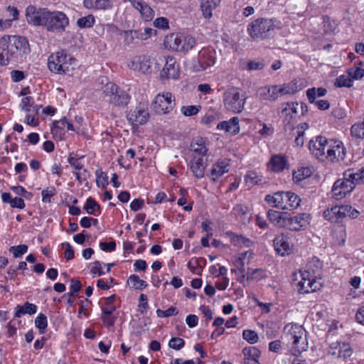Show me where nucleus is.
<instances>
[{
    "label": "nucleus",
    "instance_id": "9",
    "mask_svg": "<svg viewBox=\"0 0 364 364\" xmlns=\"http://www.w3.org/2000/svg\"><path fill=\"white\" fill-rule=\"evenodd\" d=\"M288 329L286 338L289 341H292V348L294 349L295 353H300L306 350L307 343L306 338L303 337L304 333V328L299 325H287L285 330Z\"/></svg>",
    "mask_w": 364,
    "mask_h": 364
},
{
    "label": "nucleus",
    "instance_id": "11",
    "mask_svg": "<svg viewBox=\"0 0 364 364\" xmlns=\"http://www.w3.org/2000/svg\"><path fill=\"white\" fill-rule=\"evenodd\" d=\"M172 94L171 92H165L158 94L154 101V109L159 114H166L170 112L174 105V100H172Z\"/></svg>",
    "mask_w": 364,
    "mask_h": 364
},
{
    "label": "nucleus",
    "instance_id": "63",
    "mask_svg": "<svg viewBox=\"0 0 364 364\" xmlns=\"http://www.w3.org/2000/svg\"><path fill=\"white\" fill-rule=\"evenodd\" d=\"M147 300H148V299H147L146 295H145L144 294H141L140 295V297H139L140 304L138 306V311H140L141 314H144L149 307Z\"/></svg>",
    "mask_w": 364,
    "mask_h": 364
},
{
    "label": "nucleus",
    "instance_id": "7",
    "mask_svg": "<svg viewBox=\"0 0 364 364\" xmlns=\"http://www.w3.org/2000/svg\"><path fill=\"white\" fill-rule=\"evenodd\" d=\"M104 93L108 97L107 100L109 104L115 107H124L130 100L129 95L113 82L106 84Z\"/></svg>",
    "mask_w": 364,
    "mask_h": 364
},
{
    "label": "nucleus",
    "instance_id": "23",
    "mask_svg": "<svg viewBox=\"0 0 364 364\" xmlns=\"http://www.w3.org/2000/svg\"><path fill=\"white\" fill-rule=\"evenodd\" d=\"M269 220L279 228H285L288 217L287 212H279L274 210H269L267 213Z\"/></svg>",
    "mask_w": 364,
    "mask_h": 364
},
{
    "label": "nucleus",
    "instance_id": "50",
    "mask_svg": "<svg viewBox=\"0 0 364 364\" xmlns=\"http://www.w3.org/2000/svg\"><path fill=\"white\" fill-rule=\"evenodd\" d=\"M311 171L308 168H301L293 173V179L295 182L299 183L307 177L310 176Z\"/></svg>",
    "mask_w": 364,
    "mask_h": 364
},
{
    "label": "nucleus",
    "instance_id": "51",
    "mask_svg": "<svg viewBox=\"0 0 364 364\" xmlns=\"http://www.w3.org/2000/svg\"><path fill=\"white\" fill-rule=\"evenodd\" d=\"M138 11L146 21L151 20L154 17L153 9L145 1L143 2L141 7H139Z\"/></svg>",
    "mask_w": 364,
    "mask_h": 364
},
{
    "label": "nucleus",
    "instance_id": "64",
    "mask_svg": "<svg viewBox=\"0 0 364 364\" xmlns=\"http://www.w3.org/2000/svg\"><path fill=\"white\" fill-rule=\"evenodd\" d=\"M90 272L94 275L102 276L105 272L102 270V264L100 261H95L92 264Z\"/></svg>",
    "mask_w": 364,
    "mask_h": 364
},
{
    "label": "nucleus",
    "instance_id": "39",
    "mask_svg": "<svg viewBox=\"0 0 364 364\" xmlns=\"http://www.w3.org/2000/svg\"><path fill=\"white\" fill-rule=\"evenodd\" d=\"M124 44L126 46H129L131 44L134 43V41L136 39H140L141 38H143L139 34V31L137 30H128L124 31Z\"/></svg>",
    "mask_w": 364,
    "mask_h": 364
},
{
    "label": "nucleus",
    "instance_id": "1",
    "mask_svg": "<svg viewBox=\"0 0 364 364\" xmlns=\"http://www.w3.org/2000/svg\"><path fill=\"white\" fill-rule=\"evenodd\" d=\"M27 22L34 26H43L47 31L62 33L69 26V18L62 11H50L29 5L26 9Z\"/></svg>",
    "mask_w": 364,
    "mask_h": 364
},
{
    "label": "nucleus",
    "instance_id": "19",
    "mask_svg": "<svg viewBox=\"0 0 364 364\" xmlns=\"http://www.w3.org/2000/svg\"><path fill=\"white\" fill-rule=\"evenodd\" d=\"M274 246L276 252L282 256L289 255L291 252L289 238L284 234L279 235L274 238Z\"/></svg>",
    "mask_w": 364,
    "mask_h": 364
},
{
    "label": "nucleus",
    "instance_id": "54",
    "mask_svg": "<svg viewBox=\"0 0 364 364\" xmlns=\"http://www.w3.org/2000/svg\"><path fill=\"white\" fill-rule=\"evenodd\" d=\"M28 251V246L26 245H20L17 246H11L9 252L13 253L15 258H18Z\"/></svg>",
    "mask_w": 364,
    "mask_h": 364
},
{
    "label": "nucleus",
    "instance_id": "10",
    "mask_svg": "<svg viewBox=\"0 0 364 364\" xmlns=\"http://www.w3.org/2000/svg\"><path fill=\"white\" fill-rule=\"evenodd\" d=\"M354 188L355 184L353 181L343 175V178L338 179L333 183L331 189L332 196L335 199L341 200L350 193Z\"/></svg>",
    "mask_w": 364,
    "mask_h": 364
},
{
    "label": "nucleus",
    "instance_id": "61",
    "mask_svg": "<svg viewBox=\"0 0 364 364\" xmlns=\"http://www.w3.org/2000/svg\"><path fill=\"white\" fill-rule=\"evenodd\" d=\"M178 314V311L176 307L171 306L166 311L161 309L156 310V314L159 317H169Z\"/></svg>",
    "mask_w": 364,
    "mask_h": 364
},
{
    "label": "nucleus",
    "instance_id": "20",
    "mask_svg": "<svg viewBox=\"0 0 364 364\" xmlns=\"http://www.w3.org/2000/svg\"><path fill=\"white\" fill-rule=\"evenodd\" d=\"M257 93L262 100L267 101H275L279 97L277 85L262 87Z\"/></svg>",
    "mask_w": 364,
    "mask_h": 364
},
{
    "label": "nucleus",
    "instance_id": "52",
    "mask_svg": "<svg viewBox=\"0 0 364 364\" xmlns=\"http://www.w3.org/2000/svg\"><path fill=\"white\" fill-rule=\"evenodd\" d=\"M200 108V106L196 105L182 106L181 108V112L183 115L186 117H191L197 114Z\"/></svg>",
    "mask_w": 364,
    "mask_h": 364
},
{
    "label": "nucleus",
    "instance_id": "35",
    "mask_svg": "<svg viewBox=\"0 0 364 364\" xmlns=\"http://www.w3.org/2000/svg\"><path fill=\"white\" fill-rule=\"evenodd\" d=\"M327 90L323 87H311L307 90L306 96L310 103L316 102L317 97L325 96Z\"/></svg>",
    "mask_w": 364,
    "mask_h": 364
},
{
    "label": "nucleus",
    "instance_id": "14",
    "mask_svg": "<svg viewBox=\"0 0 364 364\" xmlns=\"http://www.w3.org/2000/svg\"><path fill=\"white\" fill-rule=\"evenodd\" d=\"M154 59L147 55H139L132 58L128 66L134 70H137L143 73L151 72V66Z\"/></svg>",
    "mask_w": 364,
    "mask_h": 364
},
{
    "label": "nucleus",
    "instance_id": "57",
    "mask_svg": "<svg viewBox=\"0 0 364 364\" xmlns=\"http://www.w3.org/2000/svg\"><path fill=\"white\" fill-rule=\"evenodd\" d=\"M185 341L183 338L178 337L172 338L168 342V346L171 348L178 350L183 348Z\"/></svg>",
    "mask_w": 364,
    "mask_h": 364
},
{
    "label": "nucleus",
    "instance_id": "29",
    "mask_svg": "<svg viewBox=\"0 0 364 364\" xmlns=\"http://www.w3.org/2000/svg\"><path fill=\"white\" fill-rule=\"evenodd\" d=\"M162 72L166 74V76L168 78H178L179 75L178 66L176 65V61L173 58H168L166 60L165 67L163 68Z\"/></svg>",
    "mask_w": 364,
    "mask_h": 364
},
{
    "label": "nucleus",
    "instance_id": "62",
    "mask_svg": "<svg viewBox=\"0 0 364 364\" xmlns=\"http://www.w3.org/2000/svg\"><path fill=\"white\" fill-rule=\"evenodd\" d=\"M62 247L65 249V257L67 260H70L74 258V250L69 242H65L62 243Z\"/></svg>",
    "mask_w": 364,
    "mask_h": 364
},
{
    "label": "nucleus",
    "instance_id": "44",
    "mask_svg": "<svg viewBox=\"0 0 364 364\" xmlns=\"http://www.w3.org/2000/svg\"><path fill=\"white\" fill-rule=\"evenodd\" d=\"M11 61L7 55L6 40L3 37L0 39V65H6Z\"/></svg>",
    "mask_w": 364,
    "mask_h": 364
},
{
    "label": "nucleus",
    "instance_id": "30",
    "mask_svg": "<svg viewBox=\"0 0 364 364\" xmlns=\"http://www.w3.org/2000/svg\"><path fill=\"white\" fill-rule=\"evenodd\" d=\"M182 34L179 33H171L167 36L164 41V44L166 47L176 51H180L181 46Z\"/></svg>",
    "mask_w": 364,
    "mask_h": 364
},
{
    "label": "nucleus",
    "instance_id": "48",
    "mask_svg": "<svg viewBox=\"0 0 364 364\" xmlns=\"http://www.w3.org/2000/svg\"><path fill=\"white\" fill-rule=\"evenodd\" d=\"M35 326L39 330V333L43 334L48 326L47 317L43 314H40L35 319Z\"/></svg>",
    "mask_w": 364,
    "mask_h": 364
},
{
    "label": "nucleus",
    "instance_id": "24",
    "mask_svg": "<svg viewBox=\"0 0 364 364\" xmlns=\"http://www.w3.org/2000/svg\"><path fill=\"white\" fill-rule=\"evenodd\" d=\"M191 164V170L193 174L198 178H203L206 168V164L203 161V159L194 156Z\"/></svg>",
    "mask_w": 364,
    "mask_h": 364
},
{
    "label": "nucleus",
    "instance_id": "36",
    "mask_svg": "<svg viewBox=\"0 0 364 364\" xmlns=\"http://www.w3.org/2000/svg\"><path fill=\"white\" fill-rule=\"evenodd\" d=\"M230 241L235 246L240 247H250L252 245V242L250 239L235 234H232Z\"/></svg>",
    "mask_w": 364,
    "mask_h": 364
},
{
    "label": "nucleus",
    "instance_id": "16",
    "mask_svg": "<svg viewBox=\"0 0 364 364\" xmlns=\"http://www.w3.org/2000/svg\"><path fill=\"white\" fill-rule=\"evenodd\" d=\"M149 117L147 109L139 105L135 109H131L127 114V119L134 125L145 124Z\"/></svg>",
    "mask_w": 364,
    "mask_h": 364
},
{
    "label": "nucleus",
    "instance_id": "60",
    "mask_svg": "<svg viewBox=\"0 0 364 364\" xmlns=\"http://www.w3.org/2000/svg\"><path fill=\"white\" fill-rule=\"evenodd\" d=\"M33 105V99L31 97H26L22 99L20 106L21 107L22 109L28 112L31 111V107Z\"/></svg>",
    "mask_w": 364,
    "mask_h": 364
},
{
    "label": "nucleus",
    "instance_id": "6",
    "mask_svg": "<svg viewBox=\"0 0 364 364\" xmlns=\"http://www.w3.org/2000/svg\"><path fill=\"white\" fill-rule=\"evenodd\" d=\"M75 60L63 50L50 55L48 59L49 70L55 73L65 74L70 71V68Z\"/></svg>",
    "mask_w": 364,
    "mask_h": 364
},
{
    "label": "nucleus",
    "instance_id": "46",
    "mask_svg": "<svg viewBox=\"0 0 364 364\" xmlns=\"http://www.w3.org/2000/svg\"><path fill=\"white\" fill-rule=\"evenodd\" d=\"M95 21L94 16L90 14L86 16L80 18L77 21V26L80 28H91Z\"/></svg>",
    "mask_w": 364,
    "mask_h": 364
},
{
    "label": "nucleus",
    "instance_id": "59",
    "mask_svg": "<svg viewBox=\"0 0 364 364\" xmlns=\"http://www.w3.org/2000/svg\"><path fill=\"white\" fill-rule=\"evenodd\" d=\"M264 67L263 60H250L247 63V69L248 70H260Z\"/></svg>",
    "mask_w": 364,
    "mask_h": 364
},
{
    "label": "nucleus",
    "instance_id": "4",
    "mask_svg": "<svg viewBox=\"0 0 364 364\" xmlns=\"http://www.w3.org/2000/svg\"><path fill=\"white\" fill-rule=\"evenodd\" d=\"M265 201L272 207L285 209H295L301 203V198L291 191H277L273 195H267Z\"/></svg>",
    "mask_w": 364,
    "mask_h": 364
},
{
    "label": "nucleus",
    "instance_id": "34",
    "mask_svg": "<svg viewBox=\"0 0 364 364\" xmlns=\"http://www.w3.org/2000/svg\"><path fill=\"white\" fill-rule=\"evenodd\" d=\"M301 88L298 87L296 82L294 81H292L288 84L277 85V90L279 97L284 95L294 94L295 92H298L299 90Z\"/></svg>",
    "mask_w": 364,
    "mask_h": 364
},
{
    "label": "nucleus",
    "instance_id": "8",
    "mask_svg": "<svg viewBox=\"0 0 364 364\" xmlns=\"http://www.w3.org/2000/svg\"><path fill=\"white\" fill-rule=\"evenodd\" d=\"M295 281H298L296 286L298 291L301 294H309L318 290L321 284L316 281V276L309 271H299L295 274Z\"/></svg>",
    "mask_w": 364,
    "mask_h": 364
},
{
    "label": "nucleus",
    "instance_id": "40",
    "mask_svg": "<svg viewBox=\"0 0 364 364\" xmlns=\"http://www.w3.org/2000/svg\"><path fill=\"white\" fill-rule=\"evenodd\" d=\"M301 106L299 102H287L283 108L282 112H285L286 114L291 115V117H293V116L295 117L300 114L299 107H302Z\"/></svg>",
    "mask_w": 364,
    "mask_h": 364
},
{
    "label": "nucleus",
    "instance_id": "17",
    "mask_svg": "<svg viewBox=\"0 0 364 364\" xmlns=\"http://www.w3.org/2000/svg\"><path fill=\"white\" fill-rule=\"evenodd\" d=\"M346 148L343 143L335 142L333 146H329L327 149L326 158L331 162H339L343 161L346 157Z\"/></svg>",
    "mask_w": 364,
    "mask_h": 364
},
{
    "label": "nucleus",
    "instance_id": "31",
    "mask_svg": "<svg viewBox=\"0 0 364 364\" xmlns=\"http://www.w3.org/2000/svg\"><path fill=\"white\" fill-rule=\"evenodd\" d=\"M345 177L351 179L355 184L364 183V167L360 169H348L344 173Z\"/></svg>",
    "mask_w": 364,
    "mask_h": 364
},
{
    "label": "nucleus",
    "instance_id": "28",
    "mask_svg": "<svg viewBox=\"0 0 364 364\" xmlns=\"http://www.w3.org/2000/svg\"><path fill=\"white\" fill-rule=\"evenodd\" d=\"M37 306L26 301L23 305H17L15 308L14 316L20 318L25 314L32 315L36 313Z\"/></svg>",
    "mask_w": 364,
    "mask_h": 364
},
{
    "label": "nucleus",
    "instance_id": "49",
    "mask_svg": "<svg viewBox=\"0 0 364 364\" xmlns=\"http://www.w3.org/2000/svg\"><path fill=\"white\" fill-rule=\"evenodd\" d=\"M306 268V271H309L311 274L315 275V274L322 268V262L319 259L314 257L308 262Z\"/></svg>",
    "mask_w": 364,
    "mask_h": 364
},
{
    "label": "nucleus",
    "instance_id": "45",
    "mask_svg": "<svg viewBox=\"0 0 364 364\" xmlns=\"http://www.w3.org/2000/svg\"><path fill=\"white\" fill-rule=\"evenodd\" d=\"M245 180L247 184L254 186L262 182V176L255 171H248L245 176Z\"/></svg>",
    "mask_w": 364,
    "mask_h": 364
},
{
    "label": "nucleus",
    "instance_id": "12",
    "mask_svg": "<svg viewBox=\"0 0 364 364\" xmlns=\"http://www.w3.org/2000/svg\"><path fill=\"white\" fill-rule=\"evenodd\" d=\"M310 220L311 216L308 213H301L292 216L288 213L284 228L291 231H299L304 229L310 223Z\"/></svg>",
    "mask_w": 364,
    "mask_h": 364
},
{
    "label": "nucleus",
    "instance_id": "55",
    "mask_svg": "<svg viewBox=\"0 0 364 364\" xmlns=\"http://www.w3.org/2000/svg\"><path fill=\"white\" fill-rule=\"evenodd\" d=\"M349 76L355 80H360L364 76V69L359 66H354L348 70Z\"/></svg>",
    "mask_w": 364,
    "mask_h": 364
},
{
    "label": "nucleus",
    "instance_id": "38",
    "mask_svg": "<svg viewBox=\"0 0 364 364\" xmlns=\"http://www.w3.org/2000/svg\"><path fill=\"white\" fill-rule=\"evenodd\" d=\"M350 134L353 137L356 139H364V120L352 125L350 127Z\"/></svg>",
    "mask_w": 364,
    "mask_h": 364
},
{
    "label": "nucleus",
    "instance_id": "2",
    "mask_svg": "<svg viewBox=\"0 0 364 364\" xmlns=\"http://www.w3.org/2000/svg\"><path fill=\"white\" fill-rule=\"evenodd\" d=\"M280 22L274 18H260L253 21L247 28L251 38L254 39H267L275 33V30L279 28Z\"/></svg>",
    "mask_w": 364,
    "mask_h": 364
},
{
    "label": "nucleus",
    "instance_id": "37",
    "mask_svg": "<svg viewBox=\"0 0 364 364\" xmlns=\"http://www.w3.org/2000/svg\"><path fill=\"white\" fill-rule=\"evenodd\" d=\"M196 44L195 38L191 36L182 35L181 48L179 52H187L191 50Z\"/></svg>",
    "mask_w": 364,
    "mask_h": 364
},
{
    "label": "nucleus",
    "instance_id": "27",
    "mask_svg": "<svg viewBox=\"0 0 364 364\" xmlns=\"http://www.w3.org/2000/svg\"><path fill=\"white\" fill-rule=\"evenodd\" d=\"M83 5L87 9H109L112 7L111 0H84Z\"/></svg>",
    "mask_w": 364,
    "mask_h": 364
},
{
    "label": "nucleus",
    "instance_id": "32",
    "mask_svg": "<svg viewBox=\"0 0 364 364\" xmlns=\"http://www.w3.org/2000/svg\"><path fill=\"white\" fill-rule=\"evenodd\" d=\"M323 216L328 220L337 223L343 218L340 205H336L331 209H327L323 212Z\"/></svg>",
    "mask_w": 364,
    "mask_h": 364
},
{
    "label": "nucleus",
    "instance_id": "13",
    "mask_svg": "<svg viewBox=\"0 0 364 364\" xmlns=\"http://www.w3.org/2000/svg\"><path fill=\"white\" fill-rule=\"evenodd\" d=\"M114 300V294L105 298V306L102 308L101 319L108 328L114 325L117 318L116 316L112 315L113 312L117 309L116 306L113 304Z\"/></svg>",
    "mask_w": 364,
    "mask_h": 364
},
{
    "label": "nucleus",
    "instance_id": "25",
    "mask_svg": "<svg viewBox=\"0 0 364 364\" xmlns=\"http://www.w3.org/2000/svg\"><path fill=\"white\" fill-rule=\"evenodd\" d=\"M217 128L221 130L224 129L226 132L236 134L240 132L238 117H234L228 121L221 122L218 124Z\"/></svg>",
    "mask_w": 364,
    "mask_h": 364
},
{
    "label": "nucleus",
    "instance_id": "43",
    "mask_svg": "<svg viewBox=\"0 0 364 364\" xmlns=\"http://www.w3.org/2000/svg\"><path fill=\"white\" fill-rule=\"evenodd\" d=\"M84 209L90 215H95L96 211L100 210V205L96 202V200L90 197L87 199V201L84 205Z\"/></svg>",
    "mask_w": 364,
    "mask_h": 364
},
{
    "label": "nucleus",
    "instance_id": "42",
    "mask_svg": "<svg viewBox=\"0 0 364 364\" xmlns=\"http://www.w3.org/2000/svg\"><path fill=\"white\" fill-rule=\"evenodd\" d=\"M127 283L135 289H144L147 287V284L144 280L139 279V276L132 274L128 279Z\"/></svg>",
    "mask_w": 364,
    "mask_h": 364
},
{
    "label": "nucleus",
    "instance_id": "21",
    "mask_svg": "<svg viewBox=\"0 0 364 364\" xmlns=\"http://www.w3.org/2000/svg\"><path fill=\"white\" fill-rule=\"evenodd\" d=\"M200 8L203 17L210 18L213 16V11L220 4L221 0H199Z\"/></svg>",
    "mask_w": 364,
    "mask_h": 364
},
{
    "label": "nucleus",
    "instance_id": "5",
    "mask_svg": "<svg viewBox=\"0 0 364 364\" xmlns=\"http://www.w3.org/2000/svg\"><path fill=\"white\" fill-rule=\"evenodd\" d=\"M247 98L245 92L237 87H231L223 93L224 106L232 112L240 113L244 109Z\"/></svg>",
    "mask_w": 364,
    "mask_h": 364
},
{
    "label": "nucleus",
    "instance_id": "53",
    "mask_svg": "<svg viewBox=\"0 0 364 364\" xmlns=\"http://www.w3.org/2000/svg\"><path fill=\"white\" fill-rule=\"evenodd\" d=\"M95 175L97 177L96 183L97 186L105 188L108 185V178L107 175L100 169L96 171Z\"/></svg>",
    "mask_w": 364,
    "mask_h": 364
},
{
    "label": "nucleus",
    "instance_id": "56",
    "mask_svg": "<svg viewBox=\"0 0 364 364\" xmlns=\"http://www.w3.org/2000/svg\"><path fill=\"white\" fill-rule=\"evenodd\" d=\"M242 337L251 344L256 343L259 338L257 333L252 330H244Z\"/></svg>",
    "mask_w": 364,
    "mask_h": 364
},
{
    "label": "nucleus",
    "instance_id": "3",
    "mask_svg": "<svg viewBox=\"0 0 364 364\" xmlns=\"http://www.w3.org/2000/svg\"><path fill=\"white\" fill-rule=\"evenodd\" d=\"M6 40L7 55L11 61H21L30 53L28 41L23 36H4Z\"/></svg>",
    "mask_w": 364,
    "mask_h": 364
},
{
    "label": "nucleus",
    "instance_id": "22",
    "mask_svg": "<svg viewBox=\"0 0 364 364\" xmlns=\"http://www.w3.org/2000/svg\"><path fill=\"white\" fill-rule=\"evenodd\" d=\"M269 220L279 228H285L288 217L287 212H279L274 210H269L267 213Z\"/></svg>",
    "mask_w": 364,
    "mask_h": 364
},
{
    "label": "nucleus",
    "instance_id": "18",
    "mask_svg": "<svg viewBox=\"0 0 364 364\" xmlns=\"http://www.w3.org/2000/svg\"><path fill=\"white\" fill-rule=\"evenodd\" d=\"M328 146L327 139L321 136L316 137L309 141V150L317 159H320L325 155V150Z\"/></svg>",
    "mask_w": 364,
    "mask_h": 364
},
{
    "label": "nucleus",
    "instance_id": "47",
    "mask_svg": "<svg viewBox=\"0 0 364 364\" xmlns=\"http://www.w3.org/2000/svg\"><path fill=\"white\" fill-rule=\"evenodd\" d=\"M192 151L197 157H202L207 154L208 149L203 144V140H200L199 142L191 144Z\"/></svg>",
    "mask_w": 364,
    "mask_h": 364
},
{
    "label": "nucleus",
    "instance_id": "33",
    "mask_svg": "<svg viewBox=\"0 0 364 364\" xmlns=\"http://www.w3.org/2000/svg\"><path fill=\"white\" fill-rule=\"evenodd\" d=\"M271 169L274 172L282 171L287 166V160L279 155L273 156L270 161Z\"/></svg>",
    "mask_w": 364,
    "mask_h": 364
},
{
    "label": "nucleus",
    "instance_id": "15",
    "mask_svg": "<svg viewBox=\"0 0 364 364\" xmlns=\"http://www.w3.org/2000/svg\"><path fill=\"white\" fill-rule=\"evenodd\" d=\"M215 63L214 50L204 48L198 53V65H195L196 71H203Z\"/></svg>",
    "mask_w": 364,
    "mask_h": 364
},
{
    "label": "nucleus",
    "instance_id": "41",
    "mask_svg": "<svg viewBox=\"0 0 364 364\" xmlns=\"http://www.w3.org/2000/svg\"><path fill=\"white\" fill-rule=\"evenodd\" d=\"M242 353L247 360L259 359L261 355L260 350L254 346L245 348Z\"/></svg>",
    "mask_w": 364,
    "mask_h": 364
},
{
    "label": "nucleus",
    "instance_id": "58",
    "mask_svg": "<svg viewBox=\"0 0 364 364\" xmlns=\"http://www.w3.org/2000/svg\"><path fill=\"white\" fill-rule=\"evenodd\" d=\"M352 80L346 76L341 75L336 79V85L339 87H350L352 86Z\"/></svg>",
    "mask_w": 364,
    "mask_h": 364
},
{
    "label": "nucleus",
    "instance_id": "26",
    "mask_svg": "<svg viewBox=\"0 0 364 364\" xmlns=\"http://www.w3.org/2000/svg\"><path fill=\"white\" fill-rule=\"evenodd\" d=\"M229 164L225 161H218L214 164L210 170V176L212 181H215L224 173L229 171Z\"/></svg>",
    "mask_w": 364,
    "mask_h": 364
}]
</instances>
